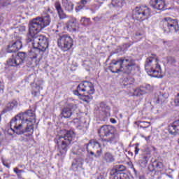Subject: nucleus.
Instances as JSON below:
<instances>
[{"mask_svg": "<svg viewBox=\"0 0 179 179\" xmlns=\"http://www.w3.org/2000/svg\"><path fill=\"white\" fill-rule=\"evenodd\" d=\"M36 123V114L31 110L17 115L10 120V129L8 132L13 131L17 135L28 134L30 135L34 131V124Z\"/></svg>", "mask_w": 179, "mask_h": 179, "instance_id": "1", "label": "nucleus"}, {"mask_svg": "<svg viewBox=\"0 0 179 179\" xmlns=\"http://www.w3.org/2000/svg\"><path fill=\"white\" fill-rule=\"evenodd\" d=\"M139 66L136 64L135 59L131 57H123L117 60L113 59L110 63V71L113 73H118L122 72L129 75L136 71Z\"/></svg>", "mask_w": 179, "mask_h": 179, "instance_id": "2", "label": "nucleus"}, {"mask_svg": "<svg viewBox=\"0 0 179 179\" xmlns=\"http://www.w3.org/2000/svg\"><path fill=\"white\" fill-rule=\"evenodd\" d=\"M50 23H51V18L48 15L45 17H37L31 20L29 24V34H27L29 39L30 40L33 35L40 33L44 27L50 26Z\"/></svg>", "mask_w": 179, "mask_h": 179, "instance_id": "3", "label": "nucleus"}, {"mask_svg": "<svg viewBox=\"0 0 179 179\" xmlns=\"http://www.w3.org/2000/svg\"><path fill=\"white\" fill-rule=\"evenodd\" d=\"M145 69L150 76H152V78H163L162 67L159 64L157 55L152 54L145 59Z\"/></svg>", "mask_w": 179, "mask_h": 179, "instance_id": "4", "label": "nucleus"}, {"mask_svg": "<svg viewBox=\"0 0 179 179\" xmlns=\"http://www.w3.org/2000/svg\"><path fill=\"white\" fill-rule=\"evenodd\" d=\"M34 48L36 49V52H44L48 48V39L45 36L35 34L32 35L30 39L27 37V42L31 43Z\"/></svg>", "mask_w": 179, "mask_h": 179, "instance_id": "5", "label": "nucleus"}, {"mask_svg": "<svg viewBox=\"0 0 179 179\" xmlns=\"http://www.w3.org/2000/svg\"><path fill=\"white\" fill-rule=\"evenodd\" d=\"M150 16V8L148 6H141L136 7L133 13V18L136 20L143 21L149 19Z\"/></svg>", "mask_w": 179, "mask_h": 179, "instance_id": "6", "label": "nucleus"}, {"mask_svg": "<svg viewBox=\"0 0 179 179\" xmlns=\"http://www.w3.org/2000/svg\"><path fill=\"white\" fill-rule=\"evenodd\" d=\"M94 86L93 83L89 81H84L83 83L78 85L77 90L74 91V94L82 95V93H87V94H94Z\"/></svg>", "mask_w": 179, "mask_h": 179, "instance_id": "7", "label": "nucleus"}, {"mask_svg": "<svg viewBox=\"0 0 179 179\" xmlns=\"http://www.w3.org/2000/svg\"><path fill=\"white\" fill-rule=\"evenodd\" d=\"M73 41L71 36L68 35L59 36V38L57 39V45L62 51H68V50L72 48L73 45Z\"/></svg>", "mask_w": 179, "mask_h": 179, "instance_id": "8", "label": "nucleus"}, {"mask_svg": "<svg viewBox=\"0 0 179 179\" xmlns=\"http://www.w3.org/2000/svg\"><path fill=\"white\" fill-rule=\"evenodd\" d=\"M164 30L166 33H176L178 31V22L176 20H171L170 17L164 18Z\"/></svg>", "mask_w": 179, "mask_h": 179, "instance_id": "9", "label": "nucleus"}, {"mask_svg": "<svg viewBox=\"0 0 179 179\" xmlns=\"http://www.w3.org/2000/svg\"><path fill=\"white\" fill-rule=\"evenodd\" d=\"M26 59V52H19L15 55L12 57L7 61V64L9 66H19L23 64V61Z\"/></svg>", "mask_w": 179, "mask_h": 179, "instance_id": "10", "label": "nucleus"}, {"mask_svg": "<svg viewBox=\"0 0 179 179\" xmlns=\"http://www.w3.org/2000/svg\"><path fill=\"white\" fill-rule=\"evenodd\" d=\"M59 139L62 141V146L57 156H62V159L65 157L66 152H68V145L72 141V136L64 135L59 136Z\"/></svg>", "mask_w": 179, "mask_h": 179, "instance_id": "11", "label": "nucleus"}, {"mask_svg": "<svg viewBox=\"0 0 179 179\" xmlns=\"http://www.w3.org/2000/svg\"><path fill=\"white\" fill-rule=\"evenodd\" d=\"M83 162H85V156L83 155L75 159L71 164V170H73V171H78V170L82 169Z\"/></svg>", "mask_w": 179, "mask_h": 179, "instance_id": "12", "label": "nucleus"}, {"mask_svg": "<svg viewBox=\"0 0 179 179\" xmlns=\"http://www.w3.org/2000/svg\"><path fill=\"white\" fill-rule=\"evenodd\" d=\"M23 47V44L20 41H16L15 42L10 43L8 45L6 48L7 52H17Z\"/></svg>", "mask_w": 179, "mask_h": 179, "instance_id": "13", "label": "nucleus"}, {"mask_svg": "<svg viewBox=\"0 0 179 179\" xmlns=\"http://www.w3.org/2000/svg\"><path fill=\"white\" fill-rule=\"evenodd\" d=\"M98 134L101 135H113L114 134V127L108 125L102 126L98 131Z\"/></svg>", "mask_w": 179, "mask_h": 179, "instance_id": "14", "label": "nucleus"}, {"mask_svg": "<svg viewBox=\"0 0 179 179\" xmlns=\"http://www.w3.org/2000/svg\"><path fill=\"white\" fill-rule=\"evenodd\" d=\"M151 6L158 10H164L166 3L163 0H152Z\"/></svg>", "mask_w": 179, "mask_h": 179, "instance_id": "15", "label": "nucleus"}, {"mask_svg": "<svg viewBox=\"0 0 179 179\" xmlns=\"http://www.w3.org/2000/svg\"><path fill=\"white\" fill-rule=\"evenodd\" d=\"M66 27L69 31H76L79 29V24H78L76 19L73 18L68 22Z\"/></svg>", "mask_w": 179, "mask_h": 179, "instance_id": "16", "label": "nucleus"}, {"mask_svg": "<svg viewBox=\"0 0 179 179\" xmlns=\"http://www.w3.org/2000/svg\"><path fill=\"white\" fill-rule=\"evenodd\" d=\"M55 6L56 8V10H57L59 19H66V14L64 13L62 6H61V3H59V1H56L55 3Z\"/></svg>", "mask_w": 179, "mask_h": 179, "instance_id": "17", "label": "nucleus"}, {"mask_svg": "<svg viewBox=\"0 0 179 179\" xmlns=\"http://www.w3.org/2000/svg\"><path fill=\"white\" fill-rule=\"evenodd\" d=\"M169 134H179V120L174 121L172 125L169 127Z\"/></svg>", "mask_w": 179, "mask_h": 179, "instance_id": "18", "label": "nucleus"}, {"mask_svg": "<svg viewBox=\"0 0 179 179\" xmlns=\"http://www.w3.org/2000/svg\"><path fill=\"white\" fill-rule=\"evenodd\" d=\"M125 166L124 165H115L113 169L110 171V176H115V174H120L122 171H125Z\"/></svg>", "mask_w": 179, "mask_h": 179, "instance_id": "19", "label": "nucleus"}, {"mask_svg": "<svg viewBox=\"0 0 179 179\" xmlns=\"http://www.w3.org/2000/svg\"><path fill=\"white\" fill-rule=\"evenodd\" d=\"M14 107H17V101L13 100L12 102L8 103L6 108L3 110V114H5V113H8V111L13 110Z\"/></svg>", "mask_w": 179, "mask_h": 179, "instance_id": "20", "label": "nucleus"}, {"mask_svg": "<svg viewBox=\"0 0 179 179\" xmlns=\"http://www.w3.org/2000/svg\"><path fill=\"white\" fill-rule=\"evenodd\" d=\"M62 4L67 12H72L73 10V3L68 1V0H63Z\"/></svg>", "mask_w": 179, "mask_h": 179, "instance_id": "21", "label": "nucleus"}, {"mask_svg": "<svg viewBox=\"0 0 179 179\" xmlns=\"http://www.w3.org/2000/svg\"><path fill=\"white\" fill-rule=\"evenodd\" d=\"M103 160H104V162L106 163H113V162H115V159L114 158V155H113V154L108 152L104 154Z\"/></svg>", "mask_w": 179, "mask_h": 179, "instance_id": "22", "label": "nucleus"}, {"mask_svg": "<svg viewBox=\"0 0 179 179\" xmlns=\"http://www.w3.org/2000/svg\"><path fill=\"white\" fill-rule=\"evenodd\" d=\"M61 115L64 117V118H71V117H72V111L66 106L62 110Z\"/></svg>", "mask_w": 179, "mask_h": 179, "instance_id": "23", "label": "nucleus"}, {"mask_svg": "<svg viewBox=\"0 0 179 179\" xmlns=\"http://www.w3.org/2000/svg\"><path fill=\"white\" fill-rule=\"evenodd\" d=\"M111 5L113 8H122L125 5V0H112Z\"/></svg>", "mask_w": 179, "mask_h": 179, "instance_id": "24", "label": "nucleus"}, {"mask_svg": "<svg viewBox=\"0 0 179 179\" xmlns=\"http://www.w3.org/2000/svg\"><path fill=\"white\" fill-rule=\"evenodd\" d=\"M58 134L60 135H75V131L73 129L69 130L57 129Z\"/></svg>", "mask_w": 179, "mask_h": 179, "instance_id": "25", "label": "nucleus"}, {"mask_svg": "<svg viewBox=\"0 0 179 179\" xmlns=\"http://www.w3.org/2000/svg\"><path fill=\"white\" fill-rule=\"evenodd\" d=\"M150 157L149 155H144L143 157H141L138 160V163L141 166V167H146V165L148 164V162H149Z\"/></svg>", "mask_w": 179, "mask_h": 179, "instance_id": "26", "label": "nucleus"}, {"mask_svg": "<svg viewBox=\"0 0 179 179\" xmlns=\"http://www.w3.org/2000/svg\"><path fill=\"white\" fill-rule=\"evenodd\" d=\"M76 96H81L83 97V99L84 101H86V103H89L90 100H92L93 96L90 94H87L86 92H82V94H76Z\"/></svg>", "mask_w": 179, "mask_h": 179, "instance_id": "27", "label": "nucleus"}, {"mask_svg": "<svg viewBox=\"0 0 179 179\" xmlns=\"http://www.w3.org/2000/svg\"><path fill=\"white\" fill-rule=\"evenodd\" d=\"M89 146H91L92 148H99V149L101 148V145H100L99 142L94 141H90L89 143L87 145V151L88 152H90Z\"/></svg>", "mask_w": 179, "mask_h": 179, "instance_id": "28", "label": "nucleus"}, {"mask_svg": "<svg viewBox=\"0 0 179 179\" xmlns=\"http://www.w3.org/2000/svg\"><path fill=\"white\" fill-rule=\"evenodd\" d=\"M145 93H147V91L145 90V87H140V88L134 90V96H142V94H145Z\"/></svg>", "mask_w": 179, "mask_h": 179, "instance_id": "29", "label": "nucleus"}, {"mask_svg": "<svg viewBox=\"0 0 179 179\" xmlns=\"http://www.w3.org/2000/svg\"><path fill=\"white\" fill-rule=\"evenodd\" d=\"M101 139H102L103 142H109L110 143H117L118 141L115 136H113L110 138H104V136H101Z\"/></svg>", "mask_w": 179, "mask_h": 179, "instance_id": "30", "label": "nucleus"}, {"mask_svg": "<svg viewBox=\"0 0 179 179\" xmlns=\"http://www.w3.org/2000/svg\"><path fill=\"white\" fill-rule=\"evenodd\" d=\"M80 23L82 26L87 27V26H90V24H92V21H90V18L83 17L80 20Z\"/></svg>", "mask_w": 179, "mask_h": 179, "instance_id": "31", "label": "nucleus"}, {"mask_svg": "<svg viewBox=\"0 0 179 179\" xmlns=\"http://www.w3.org/2000/svg\"><path fill=\"white\" fill-rule=\"evenodd\" d=\"M166 99H169V94L164 93H160L158 95L157 101L158 103H164V101H166Z\"/></svg>", "mask_w": 179, "mask_h": 179, "instance_id": "32", "label": "nucleus"}, {"mask_svg": "<svg viewBox=\"0 0 179 179\" xmlns=\"http://www.w3.org/2000/svg\"><path fill=\"white\" fill-rule=\"evenodd\" d=\"M135 82V79L132 77H127L124 79L123 80V85L124 86H128V85H134V83Z\"/></svg>", "mask_w": 179, "mask_h": 179, "instance_id": "33", "label": "nucleus"}, {"mask_svg": "<svg viewBox=\"0 0 179 179\" xmlns=\"http://www.w3.org/2000/svg\"><path fill=\"white\" fill-rule=\"evenodd\" d=\"M12 5L11 0H0L1 8H8V6Z\"/></svg>", "mask_w": 179, "mask_h": 179, "instance_id": "34", "label": "nucleus"}, {"mask_svg": "<svg viewBox=\"0 0 179 179\" xmlns=\"http://www.w3.org/2000/svg\"><path fill=\"white\" fill-rule=\"evenodd\" d=\"M67 108L71 111V113H74L78 109V104L75 103H69L67 105Z\"/></svg>", "mask_w": 179, "mask_h": 179, "instance_id": "35", "label": "nucleus"}, {"mask_svg": "<svg viewBox=\"0 0 179 179\" xmlns=\"http://www.w3.org/2000/svg\"><path fill=\"white\" fill-rule=\"evenodd\" d=\"M41 89H43V88L40 86V85H36L35 88L32 91V94L34 96H37L38 94H40V90Z\"/></svg>", "mask_w": 179, "mask_h": 179, "instance_id": "36", "label": "nucleus"}, {"mask_svg": "<svg viewBox=\"0 0 179 179\" xmlns=\"http://www.w3.org/2000/svg\"><path fill=\"white\" fill-rule=\"evenodd\" d=\"M138 127H140V128H149V127H150V123L148 122H140L138 123Z\"/></svg>", "mask_w": 179, "mask_h": 179, "instance_id": "37", "label": "nucleus"}, {"mask_svg": "<svg viewBox=\"0 0 179 179\" xmlns=\"http://www.w3.org/2000/svg\"><path fill=\"white\" fill-rule=\"evenodd\" d=\"M152 166H155L157 169H163V163L154 162Z\"/></svg>", "mask_w": 179, "mask_h": 179, "instance_id": "38", "label": "nucleus"}, {"mask_svg": "<svg viewBox=\"0 0 179 179\" xmlns=\"http://www.w3.org/2000/svg\"><path fill=\"white\" fill-rule=\"evenodd\" d=\"M174 104L176 107H179V92L175 96Z\"/></svg>", "mask_w": 179, "mask_h": 179, "instance_id": "39", "label": "nucleus"}, {"mask_svg": "<svg viewBox=\"0 0 179 179\" xmlns=\"http://www.w3.org/2000/svg\"><path fill=\"white\" fill-rule=\"evenodd\" d=\"M144 90H145V92H152V90H153V87L151 86L150 85L148 84L144 87Z\"/></svg>", "mask_w": 179, "mask_h": 179, "instance_id": "40", "label": "nucleus"}, {"mask_svg": "<svg viewBox=\"0 0 179 179\" xmlns=\"http://www.w3.org/2000/svg\"><path fill=\"white\" fill-rule=\"evenodd\" d=\"M102 153H103V151L101 150V148H100L99 150L96 151V153L94 155V157H96V158L101 157Z\"/></svg>", "mask_w": 179, "mask_h": 179, "instance_id": "41", "label": "nucleus"}, {"mask_svg": "<svg viewBox=\"0 0 179 179\" xmlns=\"http://www.w3.org/2000/svg\"><path fill=\"white\" fill-rule=\"evenodd\" d=\"M168 62H169V64H171V65H174L176 64V62H177V61L173 57H169L168 59Z\"/></svg>", "mask_w": 179, "mask_h": 179, "instance_id": "42", "label": "nucleus"}, {"mask_svg": "<svg viewBox=\"0 0 179 179\" xmlns=\"http://www.w3.org/2000/svg\"><path fill=\"white\" fill-rule=\"evenodd\" d=\"M83 8H85V6L80 4L76 8V11L79 12V10H82Z\"/></svg>", "mask_w": 179, "mask_h": 179, "instance_id": "43", "label": "nucleus"}, {"mask_svg": "<svg viewBox=\"0 0 179 179\" xmlns=\"http://www.w3.org/2000/svg\"><path fill=\"white\" fill-rule=\"evenodd\" d=\"M3 93V84L0 81V94Z\"/></svg>", "mask_w": 179, "mask_h": 179, "instance_id": "44", "label": "nucleus"}, {"mask_svg": "<svg viewBox=\"0 0 179 179\" xmlns=\"http://www.w3.org/2000/svg\"><path fill=\"white\" fill-rule=\"evenodd\" d=\"M22 173H24V171L19 170L18 172L17 173V176L19 178H20V177H22Z\"/></svg>", "mask_w": 179, "mask_h": 179, "instance_id": "45", "label": "nucleus"}, {"mask_svg": "<svg viewBox=\"0 0 179 179\" xmlns=\"http://www.w3.org/2000/svg\"><path fill=\"white\" fill-rule=\"evenodd\" d=\"M75 149H76V150H78L79 149V146L76 145V147H74L73 148V155H76V150H75Z\"/></svg>", "mask_w": 179, "mask_h": 179, "instance_id": "46", "label": "nucleus"}, {"mask_svg": "<svg viewBox=\"0 0 179 179\" xmlns=\"http://www.w3.org/2000/svg\"><path fill=\"white\" fill-rule=\"evenodd\" d=\"M31 57H32V58H34V59H35L36 58H37V53L31 52Z\"/></svg>", "mask_w": 179, "mask_h": 179, "instance_id": "47", "label": "nucleus"}, {"mask_svg": "<svg viewBox=\"0 0 179 179\" xmlns=\"http://www.w3.org/2000/svg\"><path fill=\"white\" fill-rule=\"evenodd\" d=\"M80 3H81V5H86V3H87V1L86 0H81L80 1Z\"/></svg>", "mask_w": 179, "mask_h": 179, "instance_id": "48", "label": "nucleus"}, {"mask_svg": "<svg viewBox=\"0 0 179 179\" xmlns=\"http://www.w3.org/2000/svg\"><path fill=\"white\" fill-rule=\"evenodd\" d=\"M110 121L112 124H116L117 123V120H115V119H114V118H110Z\"/></svg>", "mask_w": 179, "mask_h": 179, "instance_id": "49", "label": "nucleus"}, {"mask_svg": "<svg viewBox=\"0 0 179 179\" xmlns=\"http://www.w3.org/2000/svg\"><path fill=\"white\" fill-rule=\"evenodd\" d=\"M138 153H139V148L136 146L135 148V155H138Z\"/></svg>", "mask_w": 179, "mask_h": 179, "instance_id": "50", "label": "nucleus"}, {"mask_svg": "<svg viewBox=\"0 0 179 179\" xmlns=\"http://www.w3.org/2000/svg\"><path fill=\"white\" fill-rule=\"evenodd\" d=\"M143 138H145V141H147V142H148V141L150 139V136H148V137H145V136H142Z\"/></svg>", "mask_w": 179, "mask_h": 179, "instance_id": "51", "label": "nucleus"}, {"mask_svg": "<svg viewBox=\"0 0 179 179\" xmlns=\"http://www.w3.org/2000/svg\"><path fill=\"white\" fill-rule=\"evenodd\" d=\"M13 171L14 173H15V174H17V173L19 172V169L17 168H14Z\"/></svg>", "mask_w": 179, "mask_h": 179, "instance_id": "52", "label": "nucleus"}, {"mask_svg": "<svg viewBox=\"0 0 179 179\" xmlns=\"http://www.w3.org/2000/svg\"><path fill=\"white\" fill-rule=\"evenodd\" d=\"M131 169L132 170H134V173H136V169H135V167L134 166V165H131Z\"/></svg>", "mask_w": 179, "mask_h": 179, "instance_id": "53", "label": "nucleus"}, {"mask_svg": "<svg viewBox=\"0 0 179 179\" xmlns=\"http://www.w3.org/2000/svg\"><path fill=\"white\" fill-rule=\"evenodd\" d=\"M136 36H142V34L139 33V32H136Z\"/></svg>", "mask_w": 179, "mask_h": 179, "instance_id": "54", "label": "nucleus"}, {"mask_svg": "<svg viewBox=\"0 0 179 179\" xmlns=\"http://www.w3.org/2000/svg\"><path fill=\"white\" fill-rule=\"evenodd\" d=\"M90 155H92V156H94V152L90 151Z\"/></svg>", "mask_w": 179, "mask_h": 179, "instance_id": "55", "label": "nucleus"}, {"mask_svg": "<svg viewBox=\"0 0 179 179\" xmlns=\"http://www.w3.org/2000/svg\"><path fill=\"white\" fill-rule=\"evenodd\" d=\"M78 121H79V119H75L74 120V122H78Z\"/></svg>", "mask_w": 179, "mask_h": 179, "instance_id": "56", "label": "nucleus"}, {"mask_svg": "<svg viewBox=\"0 0 179 179\" xmlns=\"http://www.w3.org/2000/svg\"><path fill=\"white\" fill-rule=\"evenodd\" d=\"M19 167L22 168L23 167V165H19Z\"/></svg>", "mask_w": 179, "mask_h": 179, "instance_id": "57", "label": "nucleus"}, {"mask_svg": "<svg viewBox=\"0 0 179 179\" xmlns=\"http://www.w3.org/2000/svg\"><path fill=\"white\" fill-rule=\"evenodd\" d=\"M119 179H125V178H122L120 177ZM126 179H129V178H126Z\"/></svg>", "mask_w": 179, "mask_h": 179, "instance_id": "58", "label": "nucleus"}, {"mask_svg": "<svg viewBox=\"0 0 179 179\" xmlns=\"http://www.w3.org/2000/svg\"><path fill=\"white\" fill-rule=\"evenodd\" d=\"M1 120H2V117H1V114H0V121H1Z\"/></svg>", "mask_w": 179, "mask_h": 179, "instance_id": "59", "label": "nucleus"}, {"mask_svg": "<svg viewBox=\"0 0 179 179\" xmlns=\"http://www.w3.org/2000/svg\"><path fill=\"white\" fill-rule=\"evenodd\" d=\"M103 104H104V103H101V106H103Z\"/></svg>", "mask_w": 179, "mask_h": 179, "instance_id": "60", "label": "nucleus"}, {"mask_svg": "<svg viewBox=\"0 0 179 179\" xmlns=\"http://www.w3.org/2000/svg\"><path fill=\"white\" fill-rule=\"evenodd\" d=\"M1 23H2V22H1V20H0V24H1Z\"/></svg>", "mask_w": 179, "mask_h": 179, "instance_id": "61", "label": "nucleus"}, {"mask_svg": "<svg viewBox=\"0 0 179 179\" xmlns=\"http://www.w3.org/2000/svg\"><path fill=\"white\" fill-rule=\"evenodd\" d=\"M8 135H12V133H9Z\"/></svg>", "mask_w": 179, "mask_h": 179, "instance_id": "62", "label": "nucleus"}, {"mask_svg": "<svg viewBox=\"0 0 179 179\" xmlns=\"http://www.w3.org/2000/svg\"><path fill=\"white\" fill-rule=\"evenodd\" d=\"M6 167H9V166L6 165Z\"/></svg>", "mask_w": 179, "mask_h": 179, "instance_id": "63", "label": "nucleus"}, {"mask_svg": "<svg viewBox=\"0 0 179 179\" xmlns=\"http://www.w3.org/2000/svg\"><path fill=\"white\" fill-rule=\"evenodd\" d=\"M0 135H1V132H0Z\"/></svg>", "mask_w": 179, "mask_h": 179, "instance_id": "64", "label": "nucleus"}]
</instances>
